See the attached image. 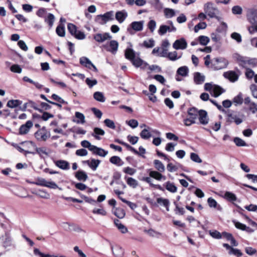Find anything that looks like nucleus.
<instances>
[{
	"mask_svg": "<svg viewBox=\"0 0 257 257\" xmlns=\"http://www.w3.org/2000/svg\"><path fill=\"white\" fill-rule=\"evenodd\" d=\"M54 20V16L53 14L49 13L48 15L47 18L45 19V22L48 24L50 28H51L53 25Z\"/></svg>",
	"mask_w": 257,
	"mask_h": 257,
	"instance_id": "nucleus-42",
	"label": "nucleus"
},
{
	"mask_svg": "<svg viewBox=\"0 0 257 257\" xmlns=\"http://www.w3.org/2000/svg\"><path fill=\"white\" fill-rule=\"evenodd\" d=\"M76 118L78 119L75 121L77 123H82L83 124L85 123V116L84 114L79 112H76L75 114Z\"/></svg>",
	"mask_w": 257,
	"mask_h": 257,
	"instance_id": "nucleus-35",
	"label": "nucleus"
},
{
	"mask_svg": "<svg viewBox=\"0 0 257 257\" xmlns=\"http://www.w3.org/2000/svg\"><path fill=\"white\" fill-rule=\"evenodd\" d=\"M132 28L136 31H140L143 30L144 22H134L131 24Z\"/></svg>",
	"mask_w": 257,
	"mask_h": 257,
	"instance_id": "nucleus-27",
	"label": "nucleus"
},
{
	"mask_svg": "<svg viewBox=\"0 0 257 257\" xmlns=\"http://www.w3.org/2000/svg\"><path fill=\"white\" fill-rule=\"evenodd\" d=\"M29 144L33 147L35 148V149L36 152L39 154L40 155H48V153L46 152V149L45 148H37L35 146V145L32 143L30 142Z\"/></svg>",
	"mask_w": 257,
	"mask_h": 257,
	"instance_id": "nucleus-33",
	"label": "nucleus"
},
{
	"mask_svg": "<svg viewBox=\"0 0 257 257\" xmlns=\"http://www.w3.org/2000/svg\"><path fill=\"white\" fill-rule=\"evenodd\" d=\"M35 138L39 141H46L50 137V133L47 131L44 127L36 132L35 134Z\"/></svg>",
	"mask_w": 257,
	"mask_h": 257,
	"instance_id": "nucleus-8",
	"label": "nucleus"
},
{
	"mask_svg": "<svg viewBox=\"0 0 257 257\" xmlns=\"http://www.w3.org/2000/svg\"><path fill=\"white\" fill-rule=\"evenodd\" d=\"M188 117L184 120L185 125L190 126L196 122L198 116V110L195 107L190 108L188 110Z\"/></svg>",
	"mask_w": 257,
	"mask_h": 257,
	"instance_id": "nucleus-3",
	"label": "nucleus"
},
{
	"mask_svg": "<svg viewBox=\"0 0 257 257\" xmlns=\"http://www.w3.org/2000/svg\"><path fill=\"white\" fill-rule=\"evenodd\" d=\"M207 25L205 22H200L196 25L194 27V31L195 33H197L199 30L204 29L206 28Z\"/></svg>",
	"mask_w": 257,
	"mask_h": 257,
	"instance_id": "nucleus-56",
	"label": "nucleus"
},
{
	"mask_svg": "<svg viewBox=\"0 0 257 257\" xmlns=\"http://www.w3.org/2000/svg\"><path fill=\"white\" fill-rule=\"evenodd\" d=\"M231 11L234 15H241L242 13V8L239 6H235L232 8Z\"/></svg>",
	"mask_w": 257,
	"mask_h": 257,
	"instance_id": "nucleus-49",
	"label": "nucleus"
},
{
	"mask_svg": "<svg viewBox=\"0 0 257 257\" xmlns=\"http://www.w3.org/2000/svg\"><path fill=\"white\" fill-rule=\"evenodd\" d=\"M125 58L130 60L136 67H142L144 68L148 64L140 58L136 56L135 51L131 48H127L125 51Z\"/></svg>",
	"mask_w": 257,
	"mask_h": 257,
	"instance_id": "nucleus-1",
	"label": "nucleus"
},
{
	"mask_svg": "<svg viewBox=\"0 0 257 257\" xmlns=\"http://www.w3.org/2000/svg\"><path fill=\"white\" fill-rule=\"evenodd\" d=\"M151 132L157 135H160L161 133L157 130H152L150 127L144 128L140 133L141 137L144 140H148L152 137Z\"/></svg>",
	"mask_w": 257,
	"mask_h": 257,
	"instance_id": "nucleus-6",
	"label": "nucleus"
},
{
	"mask_svg": "<svg viewBox=\"0 0 257 257\" xmlns=\"http://www.w3.org/2000/svg\"><path fill=\"white\" fill-rule=\"evenodd\" d=\"M187 42L184 38L176 40L173 44V47L175 50H184L187 47Z\"/></svg>",
	"mask_w": 257,
	"mask_h": 257,
	"instance_id": "nucleus-12",
	"label": "nucleus"
},
{
	"mask_svg": "<svg viewBox=\"0 0 257 257\" xmlns=\"http://www.w3.org/2000/svg\"><path fill=\"white\" fill-rule=\"evenodd\" d=\"M93 97L96 100L99 102H103L105 100L103 94L101 92H95L93 94Z\"/></svg>",
	"mask_w": 257,
	"mask_h": 257,
	"instance_id": "nucleus-34",
	"label": "nucleus"
},
{
	"mask_svg": "<svg viewBox=\"0 0 257 257\" xmlns=\"http://www.w3.org/2000/svg\"><path fill=\"white\" fill-rule=\"evenodd\" d=\"M112 38V36L108 33H97L94 35V39L99 42L102 43L107 40H110Z\"/></svg>",
	"mask_w": 257,
	"mask_h": 257,
	"instance_id": "nucleus-14",
	"label": "nucleus"
},
{
	"mask_svg": "<svg viewBox=\"0 0 257 257\" xmlns=\"http://www.w3.org/2000/svg\"><path fill=\"white\" fill-rule=\"evenodd\" d=\"M233 102L235 104V105L241 104L243 102L242 94L239 93L237 96L234 97L233 100Z\"/></svg>",
	"mask_w": 257,
	"mask_h": 257,
	"instance_id": "nucleus-51",
	"label": "nucleus"
},
{
	"mask_svg": "<svg viewBox=\"0 0 257 257\" xmlns=\"http://www.w3.org/2000/svg\"><path fill=\"white\" fill-rule=\"evenodd\" d=\"M164 186L170 192L175 193L177 192V188L173 183L168 181L164 184Z\"/></svg>",
	"mask_w": 257,
	"mask_h": 257,
	"instance_id": "nucleus-26",
	"label": "nucleus"
},
{
	"mask_svg": "<svg viewBox=\"0 0 257 257\" xmlns=\"http://www.w3.org/2000/svg\"><path fill=\"white\" fill-rule=\"evenodd\" d=\"M169 202V199L166 198L161 197L157 199V204H162L163 206H167Z\"/></svg>",
	"mask_w": 257,
	"mask_h": 257,
	"instance_id": "nucleus-61",
	"label": "nucleus"
},
{
	"mask_svg": "<svg viewBox=\"0 0 257 257\" xmlns=\"http://www.w3.org/2000/svg\"><path fill=\"white\" fill-rule=\"evenodd\" d=\"M181 57L182 54L180 55H178L177 52L174 51L173 52H169L167 58L171 61H175L181 58Z\"/></svg>",
	"mask_w": 257,
	"mask_h": 257,
	"instance_id": "nucleus-30",
	"label": "nucleus"
},
{
	"mask_svg": "<svg viewBox=\"0 0 257 257\" xmlns=\"http://www.w3.org/2000/svg\"><path fill=\"white\" fill-rule=\"evenodd\" d=\"M110 162L117 166H120L123 164V162L121 159L117 156H113L110 158Z\"/></svg>",
	"mask_w": 257,
	"mask_h": 257,
	"instance_id": "nucleus-39",
	"label": "nucleus"
},
{
	"mask_svg": "<svg viewBox=\"0 0 257 257\" xmlns=\"http://www.w3.org/2000/svg\"><path fill=\"white\" fill-rule=\"evenodd\" d=\"M5 239L3 241V246L5 247H9L12 245V238L10 236V233H8L7 235L5 234Z\"/></svg>",
	"mask_w": 257,
	"mask_h": 257,
	"instance_id": "nucleus-41",
	"label": "nucleus"
},
{
	"mask_svg": "<svg viewBox=\"0 0 257 257\" xmlns=\"http://www.w3.org/2000/svg\"><path fill=\"white\" fill-rule=\"evenodd\" d=\"M111 249L113 254L116 257H121L124 253V250L121 247L118 245H111Z\"/></svg>",
	"mask_w": 257,
	"mask_h": 257,
	"instance_id": "nucleus-17",
	"label": "nucleus"
},
{
	"mask_svg": "<svg viewBox=\"0 0 257 257\" xmlns=\"http://www.w3.org/2000/svg\"><path fill=\"white\" fill-rule=\"evenodd\" d=\"M126 183L128 186L133 188H136L139 185L138 181L134 178H127Z\"/></svg>",
	"mask_w": 257,
	"mask_h": 257,
	"instance_id": "nucleus-38",
	"label": "nucleus"
},
{
	"mask_svg": "<svg viewBox=\"0 0 257 257\" xmlns=\"http://www.w3.org/2000/svg\"><path fill=\"white\" fill-rule=\"evenodd\" d=\"M188 72L189 69L186 66L179 67L177 71V73L183 77L187 76L188 75Z\"/></svg>",
	"mask_w": 257,
	"mask_h": 257,
	"instance_id": "nucleus-31",
	"label": "nucleus"
},
{
	"mask_svg": "<svg viewBox=\"0 0 257 257\" xmlns=\"http://www.w3.org/2000/svg\"><path fill=\"white\" fill-rule=\"evenodd\" d=\"M224 92V90L221 87L218 85H213L212 92L213 95L214 97H217L221 95Z\"/></svg>",
	"mask_w": 257,
	"mask_h": 257,
	"instance_id": "nucleus-29",
	"label": "nucleus"
},
{
	"mask_svg": "<svg viewBox=\"0 0 257 257\" xmlns=\"http://www.w3.org/2000/svg\"><path fill=\"white\" fill-rule=\"evenodd\" d=\"M56 32L59 36L61 37H64L65 35L64 26L62 24L58 26L56 28Z\"/></svg>",
	"mask_w": 257,
	"mask_h": 257,
	"instance_id": "nucleus-36",
	"label": "nucleus"
},
{
	"mask_svg": "<svg viewBox=\"0 0 257 257\" xmlns=\"http://www.w3.org/2000/svg\"><path fill=\"white\" fill-rule=\"evenodd\" d=\"M248 107L249 110L252 113H255L257 112V104H256L254 102L250 103V104L248 105Z\"/></svg>",
	"mask_w": 257,
	"mask_h": 257,
	"instance_id": "nucleus-64",
	"label": "nucleus"
},
{
	"mask_svg": "<svg viewBox=\"0 0 257 257\" xmlns=\"http://www.w3.org/2000/svg\"><path fill=\"white\" fill-rule=\"evenodd\" d=\"M112 12H108L105 13L104 15L97 16L96 21L101 25H104L109 21L113 19L112 18Z\"/></svg>",
	"mask_w": 257,
	"mask_h": 257,
	"instance_id": "nucleus-7",
	"label": "nucleus"
},
{
	"mask_svg": "<svg viewBox=\"0 0 257 257\" xmlns=\"http://www.w3.org/2000/svg\"><path fill=\"white\" fill-rule=\"evenodd\" d=\"M223 76L225 78L229 79L230 81L234 82L238 79V75L233 71H229L224 72Z\"/></svg>",
	"mask_w": 257,
	"mask_h": 257,
	"instance_id": "nucleus-19",
	"label": "nucleus"
},
{
	"mask_svg": "<svg viewBox=\"0 0 257 257\" xmlns=\"http://www.w3.org/2000/svg\"><path fill=\"white\" fill-rule=\"evenodd\" d=\"M199 119L200 123L205 125L208 123L209 119L207 112L204 110H198Z\"/></svg>",
	"mask_w": 257,
	"mask_h": 257,
	"instance_id": "nucleus-18",
	"label": "nucleus"
},
{
	"mask_svg": "<svg viewBox=\"0 0 257 257\" xmlns=\"http://www.w3.org/2000/svg\"><path fill=\"white\" fill-rule=\"evenodd\" d=\"M55 165L58 168L62 170H68L69 169V163L65 160H56L54 161Z\"/></svg>",
	"mask_w": 257,
	"mask_h": 257,
	"instance_id": "nucleus-20",
	"label": "nucleus"
},
{
	"mask_svg": "<svg viewBox=\"0 0 257 257\" xmlns=\"http://www.w3.org/2000/svg\"><path fill=\"white\" fill-rule=\"evenodd\" d=\"M168 23L170 26L161 25L158 30V33L160 35H163L168 32H175L176 31V28L174 26L173 23L172 21H169Z\"/></svg>",
	"mask_w": 257,
	"mask_h": 257,
	"instance_id": "nucleus-11",
	"label": "nucleus"
},
{
	"mask_svg": "<svg viewBox=\"0 0 257 257\" xmlns=\"http://www.w3.org/2000/svg\"><path fill=\"white\" fill-rule=\"evenodd\" d=\"M231 38L235 40L238 43H240L242 41L241 35L236 32H233L231 34Z\"/></svg>",
	"mask_w": 257,
	"mask_h": 257,
	"instance_id": "nucleus-53",
	"label": "nucleus"
},
{
	"mask_svg": "<svg viewBox=\"0 0 257 257\" xmlns=\"http://www.w3.org/2000/svg\"><path fill=\"white\" fill-rule=\"evenodd\" d=\"M190 158L193 161L196 163H200L202 162V160L200 158L199 156L194 153H191Z\"/></svg>",
	"mask_w": 257,
	"mask_h": 257,
	"instance_id": "nucleus-59",
	"label": "nucleus"
},
{
	"mask_svg": "<svg viewBox=\"0 0 257 257\" xmlns=\"http://www.w3.org/2000/svg\"><path fill=\"white\" fill-rule=\"evenodd\" d=\"M174 204L175 206L174 209L175 213L177 215H182L185 213V210L183 207H180L178 203L176 201L174 202Z\"/></svg>",
	"mask_w": 257,
	"mask_h": 257,
	"instance_id": "nucleus-32",
	"label": "nucleus"
},
{
	"mask_svg": "<svg viewBox=\"0 0 257 257\" xmlns=\"http://www.w3.org/2000/svg\"><path fill=\"white\" fill-rule=\"evenodd\" d=\"M127 17V13L124 10L117 12L115 14V19L120 23L124 22Z\"/></svg>",
	"mask_w": 257,
	"mask_h": 257,
	"instance_id": "nucleus-21",
	"label": "nucleus"
},
{
	"mask_svg": "<svg viewBox=\"0 0 257 257\" xmlns=\"http://www.w3.org/2000/svg\"><path fill=\"white\" fill-rule=\"evenodd\" d=\"M28 182L36 184L39 186L47 187L51 189H56L58 188L57 185L54 182L47 181L44 179L37 178L35 179V181H32V182L29 180H27Z\"/></svg>",
	"mask_w": 257,
	"mask_h": 257,
	"instance_id": "nucleus-5",
	"label": "nucleus"
},
{
	"mask_svg": "<svg viewBox=\"0 0 257 257\" xmlns=\"http://www.w3.org/2000/svg\"><path fill=\"white\" fill-rule=\"evenodd\" d=\"M246 17L250 23L253 25L257 23V9L250 8L247 11Z\"/></svg>",
	"mask_w": 257,
	"mask_h": 257,
	"instance_id": "nucleus-9",
	"label": "nucleus"
},
{
	"mask_svg": "<svg viewBox=\"0 0 257 257\" xmlns=\"http://www.w3.org/2000/svg\"><path fill=\"white\" fill-rule=\"evenodd\" d=\"M85 82L90 88H91L94 85H95L97 84V81L96 79L91 80L88 78H87L85 80Z\"/></svg>",
	"mask_w": 257,
	"mask_h": 257,
	"instance_id": "nucleus-63",
	"label": "nucleus"
},
{
	"mask_svg": "<svg viewBox=\"0 0 257 257\" xmlns=\"http://www.w3.org/2000/svg\"><path fill=\"white\" fill-rule=\"evenodd\" d=\"M0 226L4 230L6 235L10 233L12 229L11 222L7 218H4L2 220L0 219Z\"/></svg>",
	"mask_w": 257,
	"mask_h": 257,
	"instance_id": "nucleus-15",
	"label": "nucleus"
},
{
	"mask_svg": "<svg viewBox=\"0 0 257 257\" xmlns=\"http://www.w3.org/2000/svg\"><path fill=\"white\" fill-rule=\"evenodd\" d=\"M205 76L200 72H195L194 74V81L195 84L199 85L205 81Z\"/></svg>",
	"mask_w": 257,
	"mask_h": 257,
	"instance_id": "nucleus-22",
	"label": "nucleus"
},
{
	"mask_svg": "<svg viewBox=\"0 0 257 257\" xmlns=\"http://www.w3.org/2000/svg\"><path fill=\"white\" fill-rule=\"evenodd\" d=\"M232 57L240 66L245 68H247V57L242 56L238 53H235L232 55Z\"/></svg>",
	"mask_w": 257,
	"mask_h": 257,
	"instance_id": "nucleus-10",
	"label": "nucleus"
},
{
	"mask_svg": "<svg viewBox=\"0 0 257 257\" xmlns=\"http://www.w3.org/2000/svg\"><path fill=\"white\" fill-rule=\"evenodd\" d=\"M34 254L38 257H52V255L49 254L42 253L38 248H36L34 249Z\"/></svg>",
	"mask_w": 257,
	"mask_h": 257,
	"instance_id": "nucleus-54",
	"label": "nucleus"
},
{
	"mask_svg": "<svg viewBox=\"0 0 257 257\" xmlns=\"http://www.w3.org/2000/svg\"><path fill=\"white\" fill-rule=\"evenodd\" d=\"M91 168L92 170H95L96 169L98 165L100 163V161L98 160H95L92 159L90 160H87L85 162Z\"/></svg>",
	"mask_w": 257,
	"mask_h": 257,
	"instance_id": "nucleus-25",
	"label": "nucleus"
},
{
	"mask_svg": "<svg viewBox=\"0 0 257 257\" xmlns=\"http://www.w3.org/2000/svg\"><path fill=\"white\" fill-rule=\"evenodd\" d=\"M154 164L156 168L160 172L164 171L165 167L163 164L159 160H156L154 161Z\"/></svg>",
	"mask_w": 257,
	"mask_h": 257,
	"instance_id": "nucleus-52",
	"label": "nucleus"
},
{
	"mask_svg": "<svg viewBox=\"0 0 257 257\" xmlns=\"http://www.w3.org/2000/svg\"><path fill=\"white\" fill-rule=\"evenodd\" d=\"M10 70L12 72L17 73H21L22 71V69L20 66L18 64L13 65L11 67Z\"/></svg>",
	"mask_w": 257,
	"mask_h": 257,
	"instance_id": "nucleus-55",
	"label": "nucleus"
},
{
	"mask_svg": "<svg viewBox=\"0 0 257 257\" xmlns=\"http://www.w3.org/2000/svg\"><path fill=\"white\" fill-rule=\"evenodd\" d=\"M199 43L204 46H206L209 42V37L205 36H200L198 38Z\"/></svg>",
	"mask_w": 257,
	"mask_h": 257,
	"instance_id": "nucleus-43",
	"label": "nucleus"
},
{
	"mask_svg": "<svg viewBox=\"0 0 257 257\" xmlns=\"http://www.w3.org/2000/svg\"><path fill=\"white\" fill-rule=\"evenodd\" d=\"M33 125V123L32 121H27L25 124H23L20 126L19 128V134L21 135L27 134Z\"/></svg>",
	"mask_w": 257,
	"mask_h": 257,
	"instance_id": "nucleus-16",
	"label": "nucleus"
},
{
	"mask_svg": "<svg viewBox=\"0 0 257 257\" xmlns=\"http://www.w3.org/2000/svg\"><path fill=\"white\" fill-rule=\"evenodd\" d=\"M257 65V59L247 57V67L248 66L255 67Z\"/></svg>",
	"mask_w": 257,
	"mask_h": 257,
	"instance_id": "nucleus-58",
	"label": "nucleus"
},
{
	"mask_svg": "<svg viewBox=\"0 0 257 257\" xmlns=\"http://www.w3.org/2000/svg\"><path fill=\"white\" fill-rule=\"evenodd\" d=\"M209 234L214 238L220 239L222 237V234H221L218 231L216 230H209Z\"/></svg>",
	"mask_w": 257,
	"mask_h": 257,
	"instance_id": "nucleus-47",
	"label": "nucleus"
},
{
	"mask_svg": "<svg viewBox=\"0 0 257 257\" xmlns=\"http://www.w3.org/2000/svg\"><path fill=\"white\" fill-rule=\"evenodd\" d=\"M105 134V132L101 128L99 127H95L93 130V133L92 136L94 137L96 140H100L99 136H103Z\"/></svg>",
	"mask_w": 257,
	"mask_h": 257,
	"instance_id": "nucleus-24",
	"label": "nucleus"
},
{
	"mask_svg": "<svg viewBox=\"0 0 257 257\" xmlns=\"http://www.w3.org/2000/svg\"><path fill=\"white\" fill-rule=\"evenodd\" d=\"M22 102L19 100H10L7 103V106L10 108H15L22 104Z\"/></svg>",
	"mask_w": 257,
	"mask_h": 257,
	"instance_id": "nucleus-37",
	"label": "nucleus"
},
{
	"mask_svg": "<svg viewBox=\"0 0 257 257\" xmlns=\"http://www.w3.org/2000/svg\"><path fill=\"white\" fill-rule=\"evenodd\" d=\"M109 47L110 48L107 49V51L115 54L118 49V43L115 40H111L109 42Z\"/></svg>",
	"mask_w": 257,
	"mask_h": 257,
	"instance_id": "nucleus-23",
	"label": "nucleus"
},
{
	"mask_svg": "<svg viewBox=\"0 0 257 257\" xmlns=\"http://www.w3.org/2000/svg\"><path fill=\"white\" fill-rule=\"evenodd\" d=\"M228 64V61L224 58H215L211 61V68L218 70L227 67Z\"/></svg>",
	"mask_w": 257,
	"mask_h": 257,
	"instance_id": "nucleus-4",
	"label": "nucleus"
},
{
	"mask_svg": "<svg viewBox=\"0 0 257 257\" xmlns=\"http://www.w3.org/2000/svg\"><path fill=\"white\" fill-rule=\"evenodd\" d=\"M223 197L225 199H226L227 201H230V202L235 201L237 200V197H236L235 194H234V193H233L231 192H228V191H226Z\"/></svg>",
	"mask_w": 257,
	"mask_h": 257,
	"instance_id": "nucleus-28",
	"label": "nucleus"
},
{
	"mask_svg": "<svg viewBox=\"0 0 257 257\" xmlns=\"http://www.w3.org/2000/svg\"><path fill=\"white\" fill-rule=\"evenodd\" d=\"M67 28L69 32L71 33V35L73 36L75 35V34L76 33V31H77L76 26L71 23H69L68 24Z\"/></svg>",
	"mask_w": 257,
	"mask_h": 257,
	"instance_id": "nucleus-57",
	"label": "nucleus"
},
{
	"mask_svg": "<svg viewBox=\"0 0 257 257\" xmlns=\"http://www.w3.org/2000/svg\"><path fill=\"white\" fill-rule=\"evenodd\" d=\"M228 253L229 254H233L238 257L241 256L242 254V252L239 249L234 248L233 247L231 248V250L229 251Z\"/></svg>",
	"mask_w": 257,
	"mask_h": 257,
	"instance_id": "nucleus-62",
	"label": "nucleus"
},
{
	"mask_svg": "<svg viewBox=\"0 0 257 257\" xmlns=\"http://www.w3.org/2000/svg\"><path fill=\"white\" fill-rule=\"evenodd\" d=\"M114 223L122 233H125L127 231V228L121 224L118 219L114 220Z\"/></svg>",
	"mask_w": 257,
	"mask_h": 257,
	"instance_id": "nucleus-40",
	"label": "nucleus"
},
{
	"mask_svg": "<svg viewBox=\"0 0 257 257\" xmlns=\"http://www.w3.org/2000/svg\"><path fill=\"white\" fill-rule=\"evenodd\" d=\"M104 123H105L106 126L110 128L114 129L115 128L114 122L109 119L107 118L105 119L104 121Z\"/></svg>",
	"mask_w": 257,
	"mask_h": 257,
	"instance_id": "nucleus-60",
	"label": "nucleus"
},
{
	"mask_svg": "<svg viewBox=\"0 0 257 257\" xmlns=\"http://www.w3.org/2000/svg\"><path fill=\"white\" fill-rule=\"evenodd\" d=\"M164 14L166 18H171L174 17L175 13L174 10L170 8H166L164 10Z\"/></svg>",
	"mask_w": 257,
	"mask_h": 257,
	"instance_id": "nucleus-45",
	"label": "nucleus"
},
{
	"mask_svg": "<svg viewBox=\"0 0 257 257\" xmlns=\"http://www.w3.org/2000/svg\"><path fill=\"white\" fill-rule=\"evenodd\" d=\"M143 45L147 48H152L155 46V41L153 39L144 41Z\"/></svg>",
	"mask_w": 257,
	"mask_h": 257,
	"instance_id": "nucleus-48",
	"label": "nucleus"
},
{
	"mask_svg": "<svg viewBox=\"0 0 257 257\" xmlns=\"http://www.w3.org/2000/svg\"><path fill=\"white\" fill-rule=\"evenodd\" d=\"M226 121L230 123L234 122L237 125H238L243 121V119L235 113H228Z\"/></svg>",
	"mask_w": 257,
	"mask_h": 257,
	"instance_id": "nucleus-13",
	"label": "nucleus"
},
{
	"mask_svg": "<svg viewBox=\"0 0 257 257\" xmlns=\"http://www.w3.org/2000/svg\"><path fill=\"white\" fill-rule=\"evenodd\" d=\"M234 143L238 147H245L247 146L246 143L241 139L236 137L233 140Z\"/></svg>",
	"mask_w": 257,
	"mask_h": 257,
	"instance_id": "nucleus-44",
	"label": "nucleus"
},
{
	"mask_svg": "<svg viewBox=\"0 0 257 257\" xmlns=\"http://www.w3.org/2000/svg\"><path fill=\"white\" fill-rule=\"evenodd\" d=\"M80 63L85 67L90 68V66L92 64L91 62L86 57H83L80 59Z\"/></svg>",
	"mask_w": 257,
	"mask_h": 257,
	"instance_id": "nucleus-46",
	"label": "nucleus"
},
{
	"mask_svg": "<svg viewBox=\"0 0 257 257\" xmlns=\"http://www.w3.org/2000/svg\"><path fill=\"white\" fill-rule=\"evenodd\" d=\"M203 10L204 13L210 18H215L218 21L221 20L222 18L218 16L220 13L219 10L214 6L212 2H208L204 4Z\"/></svg>",
	"mask_w": 257,
	"mask_h": 257,
	"instance_id": "nucleus-2",
	"label": "nucleus"
},
{
	"mask_svg": "<svg viewBox=\"0 0 257 257\" xmlns=\"http://www.w3.org/2000/svg\"><path fill=\"white\" fill-rule=\"evenodd\" d=\"M114 214L119 218H122L124 217L125 213L123 209L116 208Z\"/></svg>",
	"mask_w": 257,
	"mask_h": 257,
	"instance_id": "nucleus-50",
	"label": "nucleus"
}]
</instances>
